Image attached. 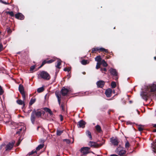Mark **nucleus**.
Instances as JSON below:
<instances>
[{"label": "nucleus", "instance_id": "f257e3e1", "mask_svg": "<svg viewBox=\"0 0 156 156\" xmlns=\"http://www.w3.org/2000/svg\"><path fill=\"white\" fill-rule=\"evenodd\" d=\"M42 114V111L39 109L37 110L34 109L32 111L30 116V120L33 124H34L36 118H41Z\"/></svg>", "mask_w": 156, "mask_h": 156}, {"label": "nucleus", "instance_id": "f03ea898", "mask_svg": "<svg viewBox=\"0 0 156 156\" xmlns=\"http://www.w3.org/2000/svg\"><path fill=\"white\" fill-rule=\"evenodd\" d=\"M39 78L45 80H49L51 76L46 71H42L40 72L38 74Z\"/></svg>", "mask_w": 156, "mask_h": 156}, {"label": "nucleus", "instance_id": "7ed1b4c3", "mask_svg": "<svg viewBox=\"0 0 156 156\" xmlns=\"http://www.w3.org/2000/svg\"><path fill=\"white\" fill-rule=\"evenodd\" d=\"M146 88L145 91H142L141 95L144 100H147L148 98L151 95V92H150Z\"/></svg>", "mask_w": 156, "mask_h": 156}, {"label": "nucleus", "instance_id": "20e7f679", "mask_svg": "<svg viewBox=\"0 0 156 156\" xmlns=\"http://www.w3.org/2000/svg\"><path fill=\"white\" fill-rule=\"evenodd\" d=\"M115 152L118 153L120 156H126V151L122 149V148L119 145L115 150Z\"/></svg>", "mask_w": 156, "mask_h": 156}, {"label": "nucleus", "instance_id": "39448f33", "mask_svg": "<svg viewBox=\"0 0 156 156\" xmlns=\"http://www.w3.org/2000/svg\"><path fill=\"white\" fill-rule=\"evenodd\" d=\"M151 94H153V93L156 92V84H152L149 85L147 86L146 88Z\"/></svg>", "mask_w": 156, "mask_h": 156}, {"label": "nucleus", "instance_id": "423d86ee", "mask_svg": "<svg viewBox=\"0 0 156 156\" xmlns=\"http://www.w3.org/2000/svg\"><path fill=\"white\" fill-rule=\"evenodd\" d=\"M104 144V142L99 144H97L96 142L90 141L88 144L89 146L91 147L94 148H98L101 147Z\"/></svg>", "mask_w": 156, "mask_h": 156}, {"label": "nucleus", "instance_id": "0eeeda50", "mask_svg": "<svg viewBox=\"0 0 156 156\" xmlns=\"http://www.w3.org/2000/svg\"><path fill=\"white\" fill-rule=\"evenodd\" d=\"M19 90L22 95L23 98V100L24 101L25 99V94L24 90V87L23 85L20 84L19 86Z\"/></svg>", "mask_w": 156, "mask_h": 156}, {"label": "nucleus", "instance_id": "6e6552de", "mask_svg": "<svg viewBox=\"0 0 156 156\" xmlns=\"http://www.w3.org/2000/svg\"><path fill=\"white\" fill-rule=\"evenodd\" d=\"M98 51H103L106 53L108 52V49H106L102 48H99L98 47H96L93 48L92 49L91 53H95Z\"/></svg>", "mask_w": 156, "mask_h": 156}, {"label": "nucleus", "instance_id": "1a4fd4ad", "mask_svg": "<svg viewBox=\"0 0 156 156\" xmlns=\"http://www.w3.org/2000/svg\"><path fill=\"white\" fill-rule=\"evenodd\" d=\"M15 143V141L14 140L12 141L11 142H9L6 146L5 147V151H7L11 150L13 147Z\"/></svg>", "mask_w": 156, "mask_h": 156}, {"label": "nucleus", "instance_id": "9d476101", "mask_svg": "<svg viewBox=\"0 0 156 156\" xmlns=\"http://www.w3.org/2000/svg\"><path fill=\"white\" fill-rule=\"evenodd\" d=\"M110 141L112 145L115 146H117L119 143L118 139L116 137L114 138L113 137L110 138Z\"/></svg>", "mask_w": 156, "mask_h": 156}, {"label": "nucleus", "instance_id": "9b49d317", "mask_svg": "<svg viewBox=\"0 0 156 156\" xmlns=\"http://www.w3.org/2000/svg\"><path fill=\"white\" fill-rule=\"evenodd\" d=\"M86 122L83 120H81L77 123V126L78 128H84L85 127V125Z\"/></svg>", "mask_w": 156, "mask_h": 156}, {"label": "nucleus", "instance_id": "f8f14e48", "mask_svg": "<svg viewBox=\"0 0 156 156\" xmlns=\"http://www.w3.org/2000/svg\"><path fill=\"white\" fill-rule=\"evenodd\" d=\"M90 148L88 147H82L81 149V152L83 153V154H86L89 153V151Z\"/></svg>", "mask_w": 156, "mask_h": 156}, {"label": "nucleus", "instance_id": "ddd939ff", "mask_svg": "<svg viewBox=\"0 0 156 156\" xmlns=\"http://www.w3.org/2000/svg\"><path fill=\"white\" fill-rule=\"evenodd\" d=\"M54 60L53 59H50V60H44L42 62V63L41 64V66H40L38 68V69H39L41 67H42L46 63H52V62H54Z\"/></svg>", "mask_w": 156, "mask_h": 156}, {"label": "nucleus", "instance_id": "4468645a", "mask_svg": "<svg viewBox=\"0 0 156 156\" xmlns=\"http://www.w3.org/2000/svg\"><path fill=\"white\" fill-rule=\"evenodd\" d=\"M15 17L18 20H23L24 18V16L22 14V13L19 12L15 15Z\"/></svg>", "mask_w": 156, "mask_h": 156}, {"label": "nucleus", "instance_id": "2eb2a0df", "mask_svg": "<svg viewBox=\"0 0 156 156\" xmlns=\"http://www.w3.org/2000/svg\"><path fill=\"white\" fill-rule=\"evenodd\" d=\"M69 92V90L67 88L63 87L61 90V93L63 96H66Z\"/></svg>", "mask_w": 156, "mask_h": 156}, {"label": "nucleus", "instance_id": "dca6fc26", "mask_svg": "<svg viewBox=\"0 0 156 156\" xmlns=\"http://www.w3.org/2000/svg\"><path fill=\"white\" fill-rule=\"evenodd\" d=\"M98 87L102 88L105 84V82L103 80H99L96 83Z\"/></svg>", "mask_w": 156, "mask_h": 156}, {"label": "nucleus", "instance_id": "f3484780", "mask_svg": "<svg viewBox=\"0 0 156 156\" xmlns=\"http://www.w3.org/2000/svg\"><path fill=\"white\" fill-rule=\"evenodd\" d=\"M112 93V90L111 88H108L106 90L105 94L107 97L109 98L111 96Z\"/></svg>", "mask_w": 156, "mask_h": 156}, {"label": "nucleus", "instance_id": "a211bd4d", "mask_svg": "<svg viewBox=\"0 0 156 156\" xmlns=\"http://www.w3.org/2000/svg\"><path fill=\"white\" fill-rule=\"evenodd\" d=\"M110 73L114 76H117L118 73L115 69L111 68L109 70Z\"/></svg>", "mask_w": 156, "mask_h": 156}, {"label": "nucleus", "instance_id": "6ab92c4d", "mask_svg": "<svg viewBox=\"0 0 156 156\" xmlns=\"http://www.w3.org/2000/svg\"><path fill=\"white\" fill-rule=\"evenodd\" d=\"M85 133L86 136L89 137L90 140H92L91 133L89 130H87L86 131Z\"/></svg>", "mask_w": 156, "mask_h": 156}, {"label": "nucleus", "instance_id": "aec40b11", "mask_svg": "<svg viewBox=\"0 0 156 156\" xmlns=\"http://www.w3.org/2000/svg\"><path fill=\"white\" fill-rule=\"evenodd\" d=\"M55 95L57 98L58 102V104L59 105H60L61 104V96L58 93H55Z\"/></svg>", "mask_w": 156, "mask_h": 156}, {"label": "nucleus", "instance_id": "412c9836", "mask_svg": "<svg viewBox=\"0 0 156 156\" xmlns=\"http://www.w3.org/2000/svg\"><path fill=\"white\" fill-rule=\"evenodd\" d=\"M17 103L19 105H23V107H24L25 106V102L24 101H23L21 100H18L16 101Z\"/></svg>", "mask_w": 156, "mask_h": 156}, {"label": "nucleus", "instance_id": "4be33fe9", "mask_svg": "<svg viewBox=\"0 0 156 156\" xmlns=\"http://www.w3.org/2000/svg\"><path fill=\"white\" fill-rule=\"evenodd\" d=\"M44 109L45 112H48L50 115H53V113L49 108H44Z\"/></svg>", "mask_w": 156, "mask_h": 156}, {"label": "nucleus", "instance_id": "5701e85b", "mask_svg": "<svg viewBox=\"0 0 156 156\" xmlns=\"http://www.w3.org/2000/svg\"><path fill=\"white\" fill-rule=\"evenodd\" d=\"M95 129L97 131L98 133H100L102 131L101 128L99 125H97L95 126Z\"/></svg>", "mask_w": 156, "mask_h": 156}, {"label": "nucleus", "instance_id": "b1692460", "mask_svg": "<svg viewBox=\"0 0 156 156\" xmlns=\"http://www.w3.org/2000/svg\"><path fill=\"white\" fill-rule=\"evenodd\" d=\"M104 67H106L108 66V65L105 60H102L100 62Z\"/></svg>", "mask_w": 156, "mask_h": 156}, {"label": "nucleus", "instance_id": "393cba45", "mask_svg": "<svg viewBox=\"0 0 156 156\" xmlns=\"http://www.w3.org/2000/svg\"><path fill=\"white\" fill-rule=\"evenodd\" d=\"M95 61L97 62H101V56L99 55L97 56L95 58Z\"/></svg>", "mask_w": 156, "mask_h": 156}, {"label": "nucleus", "instance_id": "a878e982", "mask_svg": "<svg viewBox=\"0 0 156 156\" xmlns=\"http://www.w3.org/2000/svg\"><path fill=\"white\" fill-rule=\"evenodd\" d=\"M36 99L35 98H32L30 101L29 105H32L35 102Z\"/></svg>", "mask_w": 156, "mask_h": 156}, {"label": "nucleus", "instance_id": "bb28decb", "mask_svg": "<svg viewBox=\"0 0 156 156\" xmlns=\"http://www.w3.org/2000/svg\"><path fill=\"white\" fill-rule=\"evenodd\" d=\"M62 61L60 60H59L57 61V64L55 66V67L58 68L60 69V66L61 65Z\"/></svg>", "mask_w": 156, "mask_h": 156}, {"label": "nucleus", "instance_id": "cd10ccee", "mask_svg": "<svg viewBox=\"0 0 156 156\" xmlns=\"http://www.w3.org/2000/svg\"><path fill=\"white\" fill-rule=\"evenodd\" d=\"M5 122V124H7L9 122H10V123H9L10 124H11L13 125H17V124L16 123L14 122H12V121H9L5 122Z\"/></svg>", "mask_w": 156, "mask_h": 156}, {"label": "nucleus", "instance_id": "c85d7f7f", "mask_svg": "<svg viewBox=\"0 0 156 156\" xmlns=\"http://www.w3.org/2000/svg\"><path fill=\"white\" fill-rule=\"evenodd\" d=\"M44 90V89L43 87H41L38 88L37 90V91L38 93H40L43 92Z\"/></svg>", "mask_w": 156, "mask_h": 156}, {"label": "nucleus", "instance_id": "c756f323", "mask_svg": "<svg viewBox=\"0 0 156 156\" xmlns=\"http://www.w3.org/2000/svg\"><path fill=\"white\" fill-rule=\"evenodd\" d=\"M63 130L60 131L57 129L56 130V135L58 136H60L63 133Z\"/></svg>", "mask_w": 156, "mask_h": 156}, {"label": "nucleus", "instance_id": "7c9ffc66", "mask_svg": "<svg viewBox=\"0 0 156 156\" xmlns=\"http://www.w3.org/2000/svg\"><path fill=\"white\" fill-rule=\"evenodd\" d=\"M44 146V144H40L36 148V150L37 151H38L40 150V149L42 148Z\"/></svg>", "mask_w": 156, "mask_h": 156}, {"label": "nucleus", "instance_id": "2f4dec72", "mask_svg": "<svg viewBox=\"0 0 156 156\" xmlns=\"http://www.w3.org/2000/svg\"><path fill=\"white\" fill-rule=\"evenodd\" d=\"M5 12L7 14H9V15L11 17H13L14 16V14L12 11H6Z\"/></svg>", "mask_w": 156, "mask_h": 156}, {"label": "nucleus", "instance_id": "473e14b6", "mask_svg": "<svg viewBox=\"0 0 156 156\" xmlns=\"http://www.w3.org/2000/svg\"><path fill=\"white\" fill-rule=\"evenodd\" d=\"M111 86L112 88H115L116 86V84L115 82L112 81L111 83Z\"/></svg>", "mask_w": 156, "mask_h": 156}, {"label": "nucleus", "instance_id": "72a5a7b5", "mask_svg": "<svg viewBox=\"0 0 156 156\" xmlns=\"http://www.w3.org/2000/svg\"><path fill=\"white\" fill-rule=\"evenodd\" d=\"M88 61L87 60H85L84 59L83 60L81 61V63L83 65H86L87 64V62Z\"/></svg>", "mask_w": 156, "mask_h": 156}, {"label": "nucleus", "instance_id": "f704fd0d", "mask_svg": "<svg viewBox=\"0 0 156 156\" xmlns=\"http://www.w3.org/2000/svg\"><path fill=\"white\" fill-rule=\"evenodd\" d=\"M36 67V66L35 65L31 66L30 67V71L31 72H32V71L34 70Z\"/></svg>", "mask_w": 156, "mask_h": 156}, {"label": "nucleus", "instance_id": "c9c22d12", "mask_svg": "<svg viewBox=\"0 0 156 156\" xmlns=\"http://www.w3.org/2000/svg\"><path fill=\"white\" fill-rule=\"evenodd\" d=\"M101 65L100 62H97V65L96 67V68L97 69H98L100 68V66Z\"/></svg>", "mask_w": 156, "mask_h": 156}, {"label": "nucleus", "instance_id": "e433bc0d", "mask_svg": "<svg viewBox=\"0 0 156 156\" xmlns=\"http://www.w3.org/2000/svg\"><path fill=\"white\" fill-rule=\"evenodd\" d=\"M4 49V48L3 47L2 44L1 43H0V52L2 51Z\"/></svg>", "mask_w": 156, "mask_h": 156}, {"label": "nucleus", "instance_id": "4c0bfd02", "mask_svg": "<svg viewBox=\"0 0 156 156\" xmlns=\"http://www.w3.org/2000/svg\"><path fill=\"white\" fill-rule=\"evenodd\" d=\"M71 68L68 67V68H65L63 69L64 71H68V72L71 70Z\"/></svg>", "mask_w": 156, "mask_h": 156}, {"label": "nucleus", "instance_id": "58836bf2", "mask_svg": "<svg viewBox=\"0 0 156 156\" xmlns=\"http://www.w3.org/2000/svg\"><path fill=\"white\" fill-rule=\"evenodd\" d=\"M4 91L1 86H0V95H2L3 94Z\"/></svg>", "mask_w": 156, "mask_h": 156}, {"label": "nucleus", "instance_id": "ea45409f", "mask_svg": "<svg viewBox=\"0 0 156 156\" xmlns=\"http://www.w3.org/2000/svg\"><path fill=\"white\" fill-rule=\"evenodd\" d=\"M37 151H32L31 152H30L27 155H31L32 154H34V153H36Z\"/></svg>", "mask_w": 156, "mask_h": 156}, {"label": "nucleus", "instance_id": "a19ab883", "mask_svg": "<svg viewBox=\"0 0 156 156\" xmlns=\"http://www.w3.org/2000/svg\"><path fill=\"white\" fill-rule=\"evenodd\" d=\"M130 145V144L128 141H127L126 144H125V147L126 148H129V146Z\"/></svg>", "mask_w": 156, "mask_h": 156}, {"label": "nucleus", "instance_id": "79ce46f5", "mask_svg": "<svg viewBox=\"0 0 156 156\" xmlns=\"http://www.w3.org/2000/svg\"><path fill=\"white\" fill-rule=\"evenodd\" d=\"M22 130H23L22 128H21L18 131L16 132V134H19L20 133V132L21 131H22Z\"/></svg>", "mask_w": 156, "mask_h": 156}, {"label": "nucleus", "instance_id": "37998d69", "mask_svg": "<svg viewBox=\"0 0 156 156\" xmlns=\"http://www.w3.org/2000/svg\"><path fill=\"white\" fill-rule=\"evenodd\" d=\"M60 107H61V108H62V110L63 111H65V108H64V104H62L61 105Z\"/></svg>", "mask_w": 156, "mask_h": 156}, {"label": "nucleus", "instance_id": "c03bdc74", "mask_svg": "<svg viewBox=\"0 0 156 156\" xmlns=\"http://www.w3.org/2000/svg\"><path fill=\"white\" fill-rule=\"evenodd\" d=\"M64 141H66L67 144H69L70 143V141L69 140L65 139L63 140Z\"/></svg>", "mask_w": 156, "mask_h": 156}, {"label": "nucleus", "instance_id": "a18cd8bd", "mask_svg": "<svg viewBox=\"0 0 156 156\" xmlns=\"http://www.w3.org/2000/svg\"><path fill=\"white\" fill-rule=\"evenodd\" d=\"M100 70L102 72H103V71H104L105 72H106L107 71V69L106 68H101Z\"/></svg>", "mask_w": 156, "mask_h": 156}, {"label": "nucleus", "instance_id": "49530a36", "mask_svg": "<svg viewBox=\"0 0 156 156\" xmlns=\"http://www.w3.org/2000/svg\"><path fill=\"white\" fill-rule=\"evenodd\" d=\"M0 1L1 3H2L3 4H5V5H9V3L3 1L2 0H0Z\"/></svg>", "mask_w": 156, "mask_h": 156}, {"label": "nucleus", "instance_id": "de8ad7c7", "mask_svg": "<svg viewBox=\"0 0 156 156\" xmlns=\"http://www.w3.org/2000/svg\"><path fill=\"white\" fill-rule=\"evenodd\" d=\"M138 129L139 131H141L144 130V129L143 128L140 126L138 127Z\"/></svg>", "mask_w": 156, "mask_h": 156}, {"label": "nucleus", "instance_id": "09e8293b", "mask_svg": "<svg viewBox=\"0 0 156 156\" xmlns=\"http://www.w3.org/2000/svg\"><path fill=\"white\" fill-rule=\"evenodd\" d=\"M113 76V79L115 80H118V77L117 76Z\"/></svg>", "mask_w": 156, "mask_h": 156}, {"label": "nucleus", "instance_id": "8fccbe9b", "mask_svg": "<svg viewBox=\"0 0 156 156\" xmlns=\"http://www.w3.org/2000/svg\"><path fill=\"white\" fill-rule=\"evenodd\" d=\"M5 144H3L0 146V150H1L2 148L5 146Z\"/></svg>", "mask_w": 156, "mask_h": 156}, {"label": "nucleus", "instance_id": "3c124183", "mask_svg": "<svg viewBox=\"0 0 156 156\" xmlns=\"http://www.w3.org/2000/svg\"><path fill=\"white\" fill-rule=\"evenodd\" d=\"M60 120L61 121H62L63 120V117L62 115H60Z\"/></svg>", "mask_w": 156, "mask_h": 156}, {"label": "nucleus", "instance_id": "603ef678", "mask_svg": "<svg viewBox=\"0 0 156 156\" xmlns=\"http://www.w3.org/2000/svg\"><path fill=\"white\" fill-rule=\"evenodd\" d=\"M7 32L9 33H10L12 32V30L10 29L7 28Z\"/></svg>", "mask_w": 156, "mask_h": 156}, {"label": "nucleus", "instance_id": "864d4df0", "mask_svg": "<svg viewBox=\"0 0 156 156\" xmlns=\"http://www.w3.org/2000/svg\"><path fill=\"white\" fill-rule=\"evenodd\" d=\"M153 127L156 128V129H154L153 131L154 132H156V124H154L153 126Z\"/></svg>", "mask_w": 156, "mask_h": 156}, {"label": "nucleus", "instance_id": "5fc2aeb1", "mask_svg": "<svg viewBox=\"0 0 156 156\" xmlns=\"http://www.w3.org/2000/svg\"><path fill=\"white\" fill-rule=\"evenodd\" d=\"M106 59H109L111 58V56H108L106 57Z\"/></svg>", "mask_w": 156, "mask_h": 156}, {"label": "nucleus", "instance_id": "6e6d98bb", "mask_svg": "<svg viewBox=\"0 0 156 156\" xmlns=\"http://www.w3.org/2000/svg\"><path fill=\"white\" fill-rule=\"evenodd\" d=\"M110 156H118V155L115 154H112Z\"/></svg>", "mask_w": 156, "mask_h": 156}, {"label": "nucleus", "instance_id": "4d7b16f0", "mask_svg": "<svg viewBox=\"0 0 156 156\" xmlns=\"http://www.w3.org/2000/svg\"><path fill=\"white\" fill-rule=\"evenodd\" d=\"M20 144V142H18L16 144V145L17 146H18L19 145V144Z\"/></svg>", "mask_w": 156, "mask_h": 156}, {"label": "nucleus", "instance_id": "13d9d810", "mask_svg": "<svg viewBox=\"0 0 156 156\" xmlns=\"http://www.w3.org/2000/svg\"><path fill=\"white\" fill-rule=\"evenodd\" d=\"M109 54H110V55H113V53H112V52H109Z\"/></svg>", "mask_w": 156, "mask_h": 156}, {"label": "nucleus", "instance_id": "bf43d9fd", "mask_svg": "<svg viewBox=\"0 0 156 156\" xmlns=\"http://www.w3.org/2000/svg\"><path fill=\"white\" fill-rule=\"evenodd\" d=\"M40 127V126H38V127H37V131H38V130L39 129V128Z\"/></svg>", "mask_w": 156, "mask_h": 156}, {"label": "nucleus", "instance_id": "052dcab7", "mask_svg": "<svg viewBox=\"0 0 156 156\" xmlns=\"http://www.w3.org/2000/svg\"><path fill=\"white\" fill-rule=\"evenodd\" d=\"M42 114H43V115L45 113L43 111H42Z\"/></svg>", "mask_w": 156, "mask_h": 156}, {"label": "nucleus", "instance_id": "680f3d73", "mask_svg": "<svg viewBox=\"0 0 156 156\" xmlns=\"http://www.w3.org/2000/svg\"><path fill=\"white\" fill-rule=\"evenodd\" d=\"M112 93H113L114 94L115 93V91L114 90H113V91H112Z\"/></svg>", "mask_w": 156, "mask_h": 156}, {"label": "nucleus", "instance_id": "e2e57ef3", "mask_svg": "<svg viewBox=\"0 0 156 156\" xmlns=\"http://www.w3.org/2000/svg\"><path fill=\"white\" fill-rule=\"evenodd\" d=\"M20 53V52H18L17 53V54H19Z\"/></svg>", "mask_w": 156, "mask_h": 156}, {"label": "nucleus", "instance_id": "0e129e2a", "mask_svg": "<svg viewBox=\"0 0 156 156\" xmlns=\"http://www.w3.org/2000/svg\"><path fill=\"white\" fill-rule=\"evenodd\" d=\"M154 60H156V57H154Z\"/></svg>", "mask_w": 156, "mask_h": 156}, {"label": "nucleus", "instance_id": "69168bd1", "mask_svg": "<svg viewBox=\"0 0 156 156\" xmlns=\"http://www.w3.org/2000/svg\"><path fill=\"white\" fill-rule=\"evenodd\" d=\"M85 73H85V72H83V74H85Z\"/></svg>", "mask_w": 156, "mask_h": 156}, {"label": "nucleus", "instance_id": "338daca9", "mask_svg": "<svg viewBox=\"0 0 156 156\" xmlns=\"http://www.w3.org/2000/svg\"><path fill=\"white\" fill-rule=\"evenodd\" d=\"M31 110H29V112H30V111H31Z\"/></svg>", "mask_w": 156, "mask_h": 156}, {"label": "nucleus", "instance_id": "774afa93", "mask_svg": "<svg viewBox=\"0 0 156 156\" xmlns=\"http://www.w3.org/2000/svg\"><path fill=\"white\" fill-rule=\"evenodd\" d=\"M56 156H59V155H57Z\"/></svg>", "mask_w": 156, "mask_h": 156}]
</instances>
